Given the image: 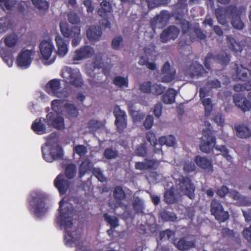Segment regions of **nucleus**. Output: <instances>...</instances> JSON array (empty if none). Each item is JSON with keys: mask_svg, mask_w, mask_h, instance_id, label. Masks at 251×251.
<instances>
[{"mask_svg": "<svg viewBox=\"0 0 251 251\" xmlns=\"http://www.w3.org/2000/svg\"><path fill=\"white\" fill-rule=\"evenodd\" d=\"M162 104L161 102L157 103L154 107L153 113L155 117L159 118L162 114Z\"/></svg>", "mask_w": 251, "mask_h": 251, "instance_id": "nucleus-62", "label": "nucleus"}, {"mask_svg": "<svg viewBox=\"0 0 251 251\" xmlns=\"http://www.w3.org/2000/svg\"><path fill=\"white\" fill-rule=\"evenodd\" d=\"M45 199L43 195L35 193L32 194L31 199L28 201L30 206L34 209V214L38 217L42 216L47 211Z\"/></svg>", "mask_w": 251, "mask_h": 251, "instance_id": "nucleus-6", "label": "nucleus"}, {"mask_svg": "<svg viewBox=\"0 0 251 251\" xmlns=\"http://www.w3.org/2000/svg\"><path fill=\"white\" fill-rule=\"evenodd\" d=\"M236 74L233 76L234 79L248 81L244 84H237L234 86V90L236 92L251 90V71L243 67L242 65L236 64Z\"/></svg>", "mask_w": 251, "mask_h": 251, "instance_id": "nucleus-5", "label": "nucleus"}, {"mask_svg": "<svg viewBox=\"0 0 251 251\" xmlns=\"http://www.w3.org/2000/svg\"><path fill=\"white\" fill-rule=\"evenodd\" d=\"M32 50H22L17 57L16 62L17 66L22 69H26L32 63Z\"/></svg>", "mask_w": 251, "mask_h": 251, "instance_id": "nucleus-13", "label": "nucleus"}, {"mask_svg": "<svg viewBox=\"0 0 251 251\" xmlns=\"http://www.w3.org/2000/svg\"><path fill=\"white\" fill-rule=\"evenodd\" d=\"M35 7L40 11H46L49 7L48 2L45 0H31Z\"/></svg>", "mask_w": 251, "mask_h": 251, "instance_id": "nucleus-38", "label": "nucleus"}, {"mask_svg": "<svg viewBox=\"0 0 251 251\" xmlns=\"http://www.w3.org/2000/svg\"><path fill=\"white\" fill-rule=\"evenodd\" d=\"M243 7L237 8L235 5L231 4L226 7H219L215 9L214 14L219 24L225 25L227 19H232L231 24L237 29H242L244 24L241 20Z\"/></svg>", "mask_w": 251, "mask_h": 251, "instance_id": "nucleus-1", "label": "nucleus"}, {"mask_svg": "<svg viewBox=\"0 0 251 251\" xmlns=\"http://www.w3.org/2000/svg\"><path fill=\"white\" fill-rule=\"evenodd\" d=\"M113 114L116 118L115 124L117 131L119 133H122L127 126L126 113L119 106L116 105L114 108Z\"/></svg>", "mask_w": 251, "mask_h": 251, "instance_id": "nucleus-10", "label": "nucleus"}, {"mask_svg": "<svg viewBox=\"0 0 251 251\" xmlns=\"http://www.w3.org/2000/svg\"><path fill=\"white\" fill-rule=\"evenodd\" d=\"M160 75L161 82L169 83L175 79L176 71L173 67L171 66L169 61H166L161 69Z\"/></svg>", "mask_w": 251, "mask_h": 251, "instance_id": "nucleus-11", "label": "nucleus"}, {"mask_svg": "<svg viewBox=\"0 0 251 251\" xmlns=\"http://www.w3.org/2000/svg\"><path fill=\"white\" fill-rule=\"evenodd\" d=\"M195 163L200 169L205 172L212 173L213 172L212 160L205 156L196 155L194 159Z\"/></svg>", "mask_w": 251, "mask_h": 251, "instance_id": "nucleus-16", "label": "nucleus"}, {"mask_svg": "<svg viewBox=\"0 0 251 251\" xmlns=\"http://www.w3.org/2000/svg\"><path fill=\"white\" fill-rule=\"evenodd\" d=\"M210 211L211 214L220 223L226 222L229 218L228 212L224 211L223 205L216 199H214L211 201Z\"/></svg>", "mask_w": 251, "mask_h": 251, "instance_id": "nucleus-7", "label": "nucleus"}, {"mask_svg": "<svg viewBox=\"0 0 251 251\" xmlns=\"http://www.w3.org/2000/svg\"><path fill=\"white\" fill-rule=\"evenodd\" d=\"M68 21L72 24H76L79 23L80 18L77 14L71 12L67 14Z\"/></svg>", "mask_w": 251, "mask_h": 251, "instance_id": "nucleus-53", "label": "nucleus"}, {"mask_svg": "<svg viewBox=\"0 0 251 251\" xmlns=\"http://www.w3.org/2000/svg\"><path fill=\"white\" fill-rule=\"evenodd\" d=\"M146 138L151 145L155 147L157 144V140L155 134L151 131H149L146 133Z\"/></svg>", "mask_w": 251, "mask_h": 251, "instance_id": "nucleus-55", "label": "nucleus"}, {"mask_svg": "<svg viewBox=\"0 0 251 251\" xmlns=\"http://www.w3.org/2000/svg\"><path fill=\"white\" fill-rule=\"evenodd\" d=\"M16 3V0H0V8L2 10H10Z\"/></svg>", "mask_w": 251, "mask_h": 251, "instance_id": "nucleus-42", "label": "nucleus"}, {"mask_svg": "<svg viewBox=\"0 0 251 251\" xmlns=\"http://www.w3.org/2000/svg\"><path fill=\"white\" fill-rule=\"evenodd\" d=\"M61 83L59 80L53 79L50 80L46 86V91L51 96L57 97L59 98H66L68 97L67 92L64 93L60 91Z\"/></svg>", "mask_w": 251, "mask_h": 251, "instance_id": "nucleus-9", "label": "nucleus"}, {"mask_svg": "<svg viewBox=\"0 0 251 251\" xmlns=\"http://www.w3.org/2000/svg\"><path fill=\"white\" fill-rule=\"evenodd\" d=\"M206 85L210 89H218L221 87V82L217 79L207 81Z\"/></svg>", "mask_w": 251, "mask_h": 251, "instance_id": "nucleus-58", "label": "nucleus"}, {"mask_svg": "<svg viewBox=\"0 0 251 251\" xmlns=\"http://www.w3.org/2000/svg\"><path fill=\"white\" fill-rule=\"evenodd\" d=\"M102 35L101 28L96 25L90 26L86 31V35L90 41H99Z\"/></svg>", "mask_w": 251, "mask_h": 251, "instance_id": "nucleus-25", "label": "nucleus"}, {"mask_svg": "<svg viewBox=\"0 0 251 251\" xmlns=\"http://www.w3.org/2000/svg\"><path fill=\"white\" fill-rule=\"evenodd\" d=\"M63 100H54L51 102L52 110L56 113H60L62 112Z\"/></svg>", "mask_w": 251, "mask_h": 251, "instance_id": "nucleus-45", "label": "nucleus"}, {"mask_svg": "<svg viewBox=\"0 0 251 251\" xmlns=\"http://www.w3.org/2000/svg\"><path fill=\"white\" fill-rule=\"evenodd\" d=\"M54 185L60 195L65 194L69 189L70 182L65 178L64 175L59 174L54 180Z\"/></svg>", "mask_w": 251, "mask_h": 251, "instance_id": "nucleus-19", "label": "nucleus"}, {"mask_svg": "<svg viewBox=\"0 0 251 251\" xmlns=\"http://www.w3.org/2000/svg\"><path fill=\"white\" fill-rule=\"evenodd\" d=\"M165 89V87L160 84H153L152 85L151 93L156 96L161 95L164 93Z\"/></svg>", "mask_w": 251, "mask_h": 251, "instance_id": "nucleus-48", "label": "nucleus"}, {"mask_svg": "<svg viewBox=\"0 0 251 251\" xmlns=\"http://www.w3.org/2000/svg\"><path fill=\"white\" fill-rule=\"evenodd\" d=\"M243 235L249 242L251 243V225L243 230Z\"/></svg>", "mask_w": 251, "mask_h": 251, "instance_id": "nucleus-63", "label": "nucleus"}, {"mask_svg": "<svg viewBox=\"0 0 251 251\" xmlns=\"http://www.w3.org/2000/svg\"><path fill=\"white\" fill-rule=\"evenodd\" d=\"M201 101L205 107V114L209 115L212 109L211 100L210 98H204L201 100Z\"/></svg>", "mask_w": 251, "mask_h": 251, "instance_id": "nucleus-52", "label": "nucleus"}, {"mask_svg": "<svg viewBox=\"0 0 251 251\" xmlns=\"http://www.w3.org/2000/svg\"><path fill=\"white\" fill-rule=\"evenodd\" d=\"M123 40L122 36H118L114 38L112 40L111 43L112 48L115 50L119 49L120 45L122 42Z\"/></svg>", "mask_w": 251, "mask_h": 251, "instance_id": "nucleus-60", "label": "nucleus"}, {"mask_svg": "<svg viewBox=\"0 0 251 251\" xmlns=\"http://www.w3.org/2000/svg\"><path fill=\"white\" fill-rule=\"evenodd\" d=\"M58 138L53 134H50L48 138L46 145L49 146V153H46L44 149L42 147V152L43 158L48 162H52L55 160L62 159L63 151L61 146L58 144Z\"/></svg>", "mask_w": 251, "mask_h": 251, "instance_id": "nucleus-4", "label": "nucleus"}, {"mask_svg": "<svg viewBox=\"0 0 251 251\" xmlns=\"http://www.w3.org/2000/svg\"><path fill=\"white\" fill-rule=\"evenodd\" d=\"M113 195L114 199L118 201H121L126 198V194L121 186L115 187Z\"/></svg>", "mask_w": 251, "mask_h": 251, "instance_id": "nucleus-37", "label": "nucleus"}, {"mask_svg": "<svg viewBox=\"0 0 251 251\" xmlns=\"http://www.w3.org/2000/svg\"><path fill=\"white\" fill-rule=\"evenodd\" d=\"M113 83L115 86L120 88L127 87L128 80L127 77L125 78L121 76H116L113 79Z\"/></svg>", "mask_w": 251, "mask_h": 251, "instance_id": "nucleus-40", "label": "nucleus"}, {"mask_svg": "<svg viewBox=\"0 0 251 251\" xmlns=\"http://www.w3.org/2000/svg\"><path fill=\"white\" fill-rule=\"evenodd\" d=\"M226 41L229 48L235 52H241L242 46L237 42L231 36H226Z\"/></svg>", "mask_w": 251, "mask_h": 251, "instance_id": "nucleus-32", "label": "nucleus"}, {"mask_svg": "<svg viewBox=\"0 0 251 251\" xmlns=\"http://www.w3.org/2000/svg\"><path fill=\"white\" fill-rule=\"evenodd\" d=\"M105 220L113 228H116L119 226V220L117 217H112V216L105 213L103 215Z\"/></svg>", "mask_w": 251, "mask_h": 251, "instance_id": "nucleus-46", "label": "nucleus"}, {"mask_svg": "<svg viewBox=\"0 0 251 251\" xmlns=\"http://www.w3.org/2000/svg\"><path fill=\"white\" fill-rule=\"evenodd\" d=\"M233 101L235 105L244 113L251 109V101L243 95H235L233 96Z\"/></svg>", "mask_w": 251, "mask_h": 251, "instance_id": "nucleus-20", "label": "nucleus"}, {"mask_svg": "<svg viewBox=\"0 0 251 251\" xmlns=\"http://www.w3.org/2000/svg\"><path fill=\"white\" fill-rule=\"evenodd\" d=\"M160 216L161 219L165 222L173 221L176 218V215L174 213L166 210L161 211Z\"/></svg>", "mask_w": 251, "mask_h": 251, "instance_id": "nucleus-43", "label": "nucleus"}, {"mask_svg": "<svg viewBox=\"0 0 251 251\" xmlns=\"http://www.w3.org/2000/svg\"><path fill=\"white\" fill-rule=\"evenodd\" d=\"M215 58L219 63L222 65H226L230 61V56L226 52L222 51Z\"/></svg>", "mask_w": 251, "mask_h": 251, "instance_id": "nucleus-39", "label": "nucleus"}, {"mask_svg": "<svg viewBox=\"0 0 251 251\" xmlns=\"http://www.w3.org/2000/svg\"><path fill=\"white\" fill-rule=\"evenodd\" d=\"M91 162L88 158L84 159L79 166V177H82L91 168Z\"/></svg>", "mask_w": 251, "mask_h": 251, "instance_id": "nucleus-34", "label": "nucleus"}, {"mask_svg": "<svg viewBox=\"0 0 251 251\" xmlns=\"http://www.w3.org/2000/svg\"><path fill=\"white\" fill-rule=\"evenodd\" d=\"M179 33V29L175 25H170L164 29L160 35V39L162 43H166L171 40H175Z\"/></svg>", "mask_w": 251, "mask_h": 251, "instance_id": "nucleus-15", "label": "nucleus"}, {"mask_svg": "<svg viewBox=\"0 0 251 251\" xmlns=\"http://www.w3.org/2000/svg\"><path fill=\"white\" fill-rule=\"evenodd\" d=\"M67 72L69 74V82L72 85L78 88L81 87L83 85V82L78 70L70 68L67 70Z\"/></svg>", "mask_w": 251, "mask_h": 251, "instance_id": "nucleus-21", "label": "nucleus"}, {"mask_svg": "<svg viewBox=\"0 0 251 251\" xmlns=\"http://www.w3.org/2000/svg\"><path fill=\"white\" fill-rule=\"evenodd\" d=\"M31 128L33 131L39 135L44 134L46 133V126L42 122V118L36 119L31 125Z\"/></svg>", "mask_w": 251, "mask_h": 251, "instance_id": "nucleus-26", "label": "nucleus"}, {"mask_svg": "<svg viewBox=\"0 0 251 251\" xmlns=\"http://www.w3.org/2000/svg\"><path fill=\"white\" fill-rule=\"evenodd\" d=\"M0 56L9 67L12 66L13 56L11 52L7 49L0 46Z\"/></svg>", "mask_w": 251, "mask_h": 251, "instance_id": "nucleus-28", "label": "nucleus"}, {"mask_svg": "<svg viewBox=\"0 0 251 251\" xmlns=\"http://www.w3.org/2000/svg\"><path fill=\"white\" fill-rule=\"evenodd\" d=\"M153 123V117L151 115H148L144 122V126L147 129H150Z\"/></svg>", "mask_w": 251, "mask_h": 251, "instance_id": "nucleus-61", "label": "nucleus"}, {"mask_svg": "<svg viewBox=\"0 0 251 251\" xmlns=\"http://www.w3.org/2000/svg\"><path fill=\"white\" fill-rule=\"evenodd\" d=\"M183 170L187 173L194 172L196 170L195 164L192 162H185L183 165Z\"/></svg>", "mask_w": 251, "mask_h": 251, "instance_id": "nucleus-59", "label": "nucleus"}, {"mask_svg": "<svg viewBox=\"0 0 251 251\" xmlns=\"http://www.w3.org/2000/svg\"><path fill=\"white\" fill-rule=\"evenodd\" d=\"M237 136L240 138H247L251 136V130L247 126L243 125L235 126Z\"/></svg>", "mask_w": 251, "mask_h": 251, "instance_id": "nucleus-29", "label": "nucleus"}, {"mask_svg": "<svg viewBox=\"0 0 251 251\" xmlns=\"http://www.w3.org/2000/svg\"><path fill=\"white\" fill-rule=\"evenodd\" d=\"M202 137L201 138L199 148L204 153H209L215 149L221 152L222 155L228 161H230L231 156L229 154V151L225 146L216 145V137L212 134V130L207 128L202 130Z\"/></svg>", "mask_w": 251, "mask_h": 251, "instance_id": "nucleus-2", "label": "nucleus"}, {"mask_svg": "<svg viewBox=\"0 0 251 251\" xmlns=\"http://www.w3.org/2000/svg\"><path fill=\"white\" fill-rule=\"evenodd\" d=\"M152 85L151 81L144 82L140 85V90L144 93H151Z\"/></svg>", "mask_w": 251, "mask_h": 251, "instance_id": "nucleus-51", "label": "nucleus"}, {"mask_svg": "<svg viewBox=\"0 0 251 251\" xmlns=\"http://www.w3.org/2000/svg\"><path fill=\"white\" fill-rule=\"evenodd\" d=\"M74 151L81 157L84 156L87 152V149L84 145H78L74 147Z\"/></svg>", "mask_w": 251, "mask_h": 251, "instance_id": "nucleus-54", "label": "nucleus"}, {"mask_svg": "<svg viewBox=\"0 0 251 251\" xmlns=\"http://www.w3.org/2000/svg\"><path fill=\"white\" fill-rule=\"evenodd\" d=\"M164 201L166 203L172 204L176 202V198L175 194L174 188L170 187L164 193Z\"/></svg>", "mask_w": 251, "mask_h": 251, "instance_id": "nucleus-36", "label": "nucleus"}, {"mask_svg": "<svg viewBox=\"0 0 251 251\" xmlns=\"http://www.w3.org/2000/svg\"><path fill=\"white\" fill-rule=\"evenodd\" d=\"M177 92L173 88H169L162 96L161 100L166 104H172L175 102Z\"/></svg>", "mask_w": 251, "mask_h": 251, "instance_id": "nucleus-27", "label": "nucleus"}, {"mask_svg": "<svg viewBox=\"0 0 251 251\" xmlns=\"http://www.w3.org/2000/svg\"><path fill=\"white\" fill-rule=\"evenodd\" d=\"M173 15L167 10H162L151 20L150 24L153 30L155 28H163L168 23Z\"/></svg>", "mask_w": 251, "mask_h": 251, "instance_id": "nucleus-8", "label": "nucleus"}, {"mask_svg": "<svg viewBox=\"0 0 251 251\" xmlns=\"http://www.w3.org/2000/svg\"><path fill=\"white\" fill-rule=\"evenodd\" d=\"M94 53V50L90 46H84L75 51L73 59L79 61L91 57Z\"/></svg>", "mask_w": 251, "mask_h": 251, "instance_id": "nucleus-17", "label": "nucleus"}, {"mask_svg": "<svg viewBox=\"0 0 251 251\" xmlns=\"http://www.w3.org/2000/svg\"><path fill=\"white\" fill-rule=\"evenodd\" d=\"M229 192V189L225 185H222L216 191V194L221 198H224Z\"/></svg>", "mask_w": 251, "mask_h": 251, "instance_id": "nucleus-57", "label": "nucleus"}, {"mask_svg": "<svg viewBox=\"0 0 251 251\" xmlns=\"http://www.w3.org/2000/svg\"><path fill=\"white\" fill-rule=\"evenodd\" d=\"M64 108L66 110L68 118L73 119L76 118L79 115L78 109L74 104L66 103L64 104Z\"/></svg>", "mask_w": 251, "mask_h": 251, "instance_id": "nucleus-30", "label": "nucleus"}, {"mask_svg": "<svg viewBox=\"0 0 251 251\" xmlns=\"http://www.w3.org/2000/svg\"><path fill=\"white\" fill-rule=\"evenodd\" d=\"M12 26L11 20L7 17L0 18V33L7 31Z\"/></svg>", "mask_w": 251, "mask_h": 251, "instance_id": "nucleus-35", "label": "nucleus"}, {"mask_svg": "<svg viewBox=\"0 0 251 251\" xmlns=\"http://www.w3.org/2000/svg\"><path fill=\"white\" fill-rule=\"evenodd\" d=\"M60 31L64 37L73 38L76 35L80 34V28L78 26L69 27L65 22H61L59 24Z\"/></svg>", "mask_w": 251, "mask_h": 251, "instance_id": "nucleus-18", "label": "nucleus"}, {"mask_svg": "<svg viewBox=\"0 0 251 251\" xmlns=\"http://www.w3.org/2000/svg\"><path fill=\"white\" fill-rule=\"evenodd\" d=\"M100 5L101 7L98 10V14L101 17H106L107 14L111 10V4L106 0H103L100 2Z\"/></svg>", "mask_w": 251, "mask_h": 251, "instance_id": "nucleus-33", "label": "nucleus"}, {"mask_svg": "<svg viewBox=\"0 0 251 251\" xmlns=\"http://www.w3.org/2000/svg\"><path fill=\"white\" fill-rule=\"evenodd\" d=\"M5 46L8 48L14 47L18 43L19 38L14 33H10L2 38Z\"/></svg>", "mask_w": 251, "mask_h": 251, "instance_id": "nucleus-31", "label": "nucleus"}, {"mask_svg": "<svg viewBox=\"0 0 251 251\" xmlns=\"http://www.w3.org/2000/svg\"><path fill=\"white\" fill-rule=\"evenodd\" d=\"M132 206H133L134 210H135V211L136 213H137V214L143 213V209H144L143 203L142 201L140 199H139L138 198L136 199L133 202Z\"/></svg>", "mask_w": 251, "mask_h": 251, "instance_id": "nucleus-47", "label": "nucleus"}, {"mask_svg": "<svg viewBox=\"0 0 251 251\" xmlns=\"http://www.w3.org/2000/svg\"><path fill=\"white\" fill-rule=\"evenodd\" d=\"M175 235V232L170 229L163 230L159 233V238L161 240H169V239Z\"/></svg>", "mask_w": 251, "mask_h": 251, "instance_id": "nucleus-49", "label": "nucleus"}, {"mask_svg": "<svg viewBox=\"0 0 251 251\" xmlns=\"http://www.w3.org/2000/svg\"><path fill=\"white\" fill-rule=\"evenodd\" d=\"M76 173V166L75 164L71 163L67 165L65 168V175L68 178L74 177Z\"/></svg>", "mask_w": 251, "mask_h": 251, "instance_id": "nucleus-41", "label": "nucleus"}, {"mask_svg": "<svg viewBox=\"0 0 251 251\" xmlns=\"http://www.w3.org/2000/svg\"><path fill=\"white\" fill-rule=\"evenodd\" d=\"M46 121L47 125L58 130H62L65 128L64 119L63 117L56 116L53 112H49L46 116V119H43Z\"/></svg>", "mask_w": 251, "mask_h": 251, "instance_id": "nucleus-14", "label": "nucleus"}, {"mask_svg": "<svg viewBox=\"0 0 251 251\" xmlns=\"http://www.w3.org/2000/svg\"><path fill=\"white\" fill-rule=\"evenodd\" d=\"M63 200H62L59 203V207L58 211H59V215L56 218V223L61 227L64 228L65 234L64 235V240L66 244H68L72 243L73 238V233L70 230L73 226V223L72 220L69 219L70 215L71 213V210L69 207H65L62 209L63 206Z\"/></svg>", "mask_w": 251, "mask_h": 251, "instance_id": "nucleus-3", "label": "nucleus"}, {"mask_svg": "<svg viewBox=\"0 0 251 251\" xmlns=\"http://www.w3.org/2000/svg\"><path fill=\"white\" fill-rule=\"evenodd\" d=\"M104 157L107 159H111L116 158L118 155L117 151L112 148H107L104 151Z\"/></svg>", "mask_w": 251, "mask_h": 251, "instance_id": "nucleus-50", "label": "nucleus"}, {"mask_svg": "<svg viewBox=\"0 0 251 251\" xmlns=\"http://www.w3.org/2000/svg\"><path fill=\"white\" fill-rule=\"evenodd\" d=\"M87 127L92 131H96L102 127L103 125L100 121L92 119L87 123Z\"/></svg>", "mask_w": 251, "mask_h": 251, "instance_id": "nucleus-44", "label": "nucleus"}, {"mask_svg": "<svg viewBox=\"0 0 251 251\" xmlns=\"http://www.w3.org/2000/svg\"><path fill=\"white\" fill-rule=\"evenodd\" d=\"M55 41L57 48V54L60 57H64L68 51L69 42L65 40L59 35L55 36Z\"/></svg>", "mask_w": 251, "mask_h": 251, "instance_id": "nucleus-23", "label": "nucleus"}, {"mask_svg": "<svg viewBox=\"0 0 251 251\" xmlns=\"http://www.w3.org/2000/svg\"><path fill=\"white\" fill-rule=\"evenodd\" d=\"M180 191L191 200L195 197V187L191 180L187 176L183 177L179 181Z\"/></svg>", "mask_w": 251, "mask_h": 251, "instance_id": "nucleus-12", "label": "nucleus"}, {"mask_svg": "<svg viewBox=\"0 0 251 251\" xmlns=\"http://www.w3.org/2000/svg\"><path fill=\"white\" fill-rule=\"evenodd\" d=\"M175 247L180 251H188L196 246L194 240L187 241L185 237L180 238L177 242L174 243Z\"/></svg>", "mask_w": 251, "mask_h": 251, "instance_id": "nucleus-24", "label": "nucleus"}, {"mask_svg": "<svg viewBox=\"0 0 251 251\" xmlns=\"http://www.w3.org/2000/svg\"><path fill=\"white\" fill-rule=\"evenodd\" d=\"M135 152L138 156H146L147 154V147L145 144L142 143L137 146Z\"/></svg>", "mask_w": 251, "mask_h": 251, "instance_id": "nucleus-56", "label": "nucleus"}, {"mask_svg": "<svg viewBox=\"0 0 251 251\" xmlns=\"http://www.w3.org/2000/svg\"><path fill=\"white\" fill-rule=\"evenodd\" d=\"M194 32L197 38L200 40H205L206 38V34L200 28H195Z\"/></svg>", "mask_w": 251, "mask_h": 251, "instance_id": "nucleus-64", "label": "nucleus"}, {"mask_svg": "<svg viewBox=\"0 0 251 251\" xmlns=\"http://www.w3.org/2000/svg\"><path fill=\"white\" fill-rule=\"evenodd\" d=\"M39 49L43 58L47 60L50 57L54 48L51 42L43 40L40 43Z\"/></svg>", "mask_w": 251, "mask_h": 251, "instance_id": "nucleus-22", "label": "nucleus"}]
</instances>
